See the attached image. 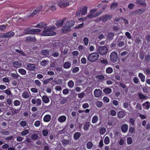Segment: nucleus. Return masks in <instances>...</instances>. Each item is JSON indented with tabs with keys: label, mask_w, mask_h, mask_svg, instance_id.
<instances>
[{
	"label": "nucleus",
	"mask_w": 150,
	"mask_h": 150,
	"mask_svg": "<svg viewBox=\"0 0 150 150\" xmlns=\"http://www.w3.org/2000/svg\"><path fill=\"white\" fill-rule=\"evenodd\" d=\"M22 96L25 98H28L29 96L28 92L27 91H24L22 94Z\"/></svg>",
	"instance_id": "obj_28"
},
{
	"label": "nucleus",
	"mask_w": 150,
	"mask_h": 150,
	"mask_svg": "<svg viewBox=\"0 0 150 150\" xmlns=\"http://www.w3.org/2000/svg\"><path fill=\"white\" fill-rule=\"evenodd\" d=\"M42 54L47 57L49 55V51L47 50H44L42 51Z\"/></svg>",
	"instance_id": "obj_34"
},
{
	"label": "nucleus",
	"mask_w": 150,
	"mask_h": 150,
	"mask_svg": "<svg viewBox=\"0 0 150 150\" xmlns=\"http://www.w3.org/2000/svg\"><path fill=\"white\" fill-rule=\"evenodd\" d=\"M81 136V134L79 132L75 133L74 135V140H78Z\"/></svg>",
	"instance_id": "obj_22"
},
{
	"label": "nucleus",
	"mask_w": 150,
	"mask_h": 150,
	"mask_svg": "<svg viewBox=\"0 0 150 150\" xmlns=\"http://www.w3.org/2000/svg\"><path fill=\"white\" fill-rule=\"evenodd\" d=\"M36 68V67L35 65L30 63L27 64L26 67L27 69L32 71L34 70Z\"/></svg>",
	"instance_id": "obj_13"
},
{
	"label": "nucleus",
	"mask_w": 150,
	"mask_h": 150,
	"mask_svg": "<svg viewBox=\"0 0 150 150\" xmlns=\"http://www.w3.org/2000/svg\"><path fill=\"white\" fill-rule=\"evenodd\" d=\"M127 142L128 144H130L132 142V139L131 137H128L127 139Z\"/></svg>",
	"instance_id": "obj_61"
},
{
	"label": "nucleus",
	"mask_w": 150,
	"mask_h": 150,
	"mask_svg": "<svg viewBox=\"0 0 150 150\" xmlns=\"http://www.w3.org/2000/svg\"><path fill=\"white\" fill-rule=\"evenodd\" d=\"M117 6V3H112L110 6V8L112 10H114Z\"/></svg>",
	"instance_id": "obj_45"
},
{
	"label": "nucleus",
	"mask_w": 150,
	"mask_h": 150,
	"mask_svg": "<svg viewBox=\"0 0 150 150\" xmlns=\"http://www.w3.org/2000/svg\"><path fill=\"white\" fill-rule=\"evenodd\" d=\"M138 96L139 97V99L142 100H146V97L142 93H139Z\"/></svg>",
	"instance_id": "obj_43"
},
{
	"label": "nucleus",
	"mask_w": 150,
	"mask_h": 150,
	"mask_svg": "<svg viewBox=\"0 0 150 150\" xmlns=\"http://www.w3.org/2000/svg\"><path fill=\"white\" fill-rule=\"evenodd\" d=\"M86 146L88 149H91L92 147L93 144L91 142H89L87 143Z\"/></svg>",
	"instance_id": "obj_46"
},
{
	"label": "nucleus",
	"mask_w": 150,
	"mask_h": 150,
	"mask_svg": "<svg viewBox=\"0 0 150 150\" xmlns=\"http://www.w3.org/2000/svg\"><path fill=\"white\" fill-rule=\"evenodd\" d=\"M49 133L48 129H44L42 132V134L44 136H46Z\"/></svg>",
	"instance_id": "obj_39"
},
{
	"label": "nucleus",
	"mask_w": 150,
	"mask_h": 150,
	"mask_svg": "<svg viewBox=\"0 0 150 150\" xmlns=\"http://www.w3.org/2000/svg\"><path fill=\"white\" fill-rule=\"evenodd\" d=\"M42 9V6H40L38 7L32 13L28 15V17H33L37 13L40 12Z\"/></svg>",
	"instance_id": "obj_6"
},
{
	"label": "nucleus",
	"mask_w": 150,
	"mask_h": 150,
	"mask_svg": "<svg viewBox=\"0 0 150 150\" xmlns=\"http://www.w3.org/2000/svg\"><path fill=\"white\" fill-rule=\"evenodd\" d=\"M54 26H49L45 27L42 33V35L45 36H51L56 35V33L53 31L55 29Z\"/></svg>",
	"instance_id": "obj_1"
},
{
	"label": "nucleus",
	"mask_w": 150,
	"mask_h": 150,
	"mask_svg": "<svg viewBox=\"0 0 150 150\" xmlns=\"http://www.w3.org/2000/svg\"><path fill=\"white\" fill-rule=\"evenodd\" d=\"M39 138V136L38 133H35L31 135V138L33 140H37Z\"/></svg>",
	"instance_id": "obj_24"
},
{
	"label": "nucleus",
	"mask_w": 150,
	"mask_h": 150,
	"mask_svg": "<svg viewBox=\"0 0 150 150\" xmlns=\"http://www.w3.org/2000/svg\"><path fill=\"white\" fill-rule=\"evenodd\" d=\"M53 78L52 77L47 79L44 81L43 83L44 84H47L49 82L52 80H53Z\"/></svg>",
	"instance_id": "obj_55"
},
{
	"label": "nucleus",
	"mask_w": 150,
	"mask_h": 150,
	"mask_svg": "<svg viewBox=\"0 0 150 150\" xmlns=\"http://www.w3.org/2000/svg\"><path fill=\"white\" fill-rule=\"evenodd\" d=\"M99 55L98 53L95 52L91 54L88 56L87 59L90 62H93L96 61Z\"/></svg>",
	"instance_id": "obj_3"
},
{
	"label": "nucleus",
	"mask_w": 150,
	"mask_h": 150,
	"mask_svg": "<svg viewBox=\"0 0 150 150\" xmlns=\"http://www.w3.org/2000/svg\"><path fill=\"white\" fill-rule=\"evenodd\" d=\"M117 115L119 118H123L126 115V112L124 111H121L117 113Z\"/></svg>",
	"instance_id": "obj_14"
},
{
	"label": "nucleus",
	"mask_w": 150,
	"mask_h": 150,
	"mask_svg": "<svg viewBox=\"0 0 150 150\" xmlns=\"http://www.w3.org/2000/svg\"><path fill=\"white\" fill-rule=\"evenodd\" d=\"M70 142V141L69 140L65 139L63 140L62 142V143L64 146H66L68 145L69 144Z\"/></svg>",
	"instance_id": "obj_35"
},
{
	"label": "nucleus",
	"mask_w": 150,
	"mask_h": 150,
	"mask_svg": "<svg viewBox=\"0 0 150 150\" xmlns=\"http://www.w3.org/2000/svg\"><path fill=\"white\" fill-rule=\"evenodd\" d=\"M36 106H40L42 103L41 100L40 98H37L36 99Z\"/></svg>",
	"instance_id": "obj_49"
},
{
	"label": "nucleus",
	"mask_w": 150,
	"mask_h": 150,
	"mask_svg": "<svg viewBox=\"0 0 150 150\" xmlns=\"http://www.w3.org/2000/svg\"><path fill=\"white\" fill-rule=\"evenodd\" d=\"M70 30V28L67 26L66 25L62 29V32L63 33H66L69 31Z\"/></svg>",
	"instance_id": "obj_26"
},
{
	"label": "nucleus",
	"mask_w": 150,
	"mask_h": 150,
	"mask_svg": "<svg viewBox=\"0 0 150 150\" xmlns=\"http://www.w3.org/2000/svg\"><path fill=\"white\" fill-rule=\"evenodd\" d=\"M15 51L16 52H17L18 53H19L20 54H21V55L26 56V54L23 51H22L21 50H19L18 49H15Z\"/></svg>",
	"instance_id": "obj_36"
},
{
	"label": "nucleus",
	"mask_w": 150,
	"mask_h": 150,
	"mask_svg": "<svg viewBox=\"0 0 150 150\" xmlns=\"http://www.w3.org/2000/svg\"><path fill=\"white\" fill-rule=\"evenodd\" d=\"M87 11V7L86 6H84L81 10V14L84 15L86 14Z\"/></svg>",
	"instance_id": "obj_23"
},
{
	"label": "nucleus",
	"mask_w": 150,
	"mask_h": 150,
	"mask_svg": "<svg viewBox=\"0 0 150 150\" xmlns=\"http://www.w3.org/2000/svg\"><path fill=\"white\" fill-rule=\"evenodd\" d=\"M18 71L22 75H25L26 74V71L23 69H18Z\"/></svg>",
	"instance_id": "obj_33"
},
{
	"label": "nucleus",
	"mask_w": 150,
	"mask_h": 150,
	"mask_svg": "<svg viewBox=\"0 0 150 150\" xmlns=\"http://www.w3.org/2000/svg\"><path fill=\"white\" fill-rule=\"evenodd\" d=\"M111 91V89L108 88H105L103 90V92L106 94H109L110 93Z\"/></svg>",
	"instance_id": "obj_38"
},
{
	"label": "nucleus",
	"mask_w": 150,
	"mask_h": 150,
	"mask_svg": "<svg viewBox=\"0 0 150 150\" xmlns=\"http://www.w3.org/2000/svg\"><path fill=\"white\" fill-rule=\"evenodd\" d=\"M143 106H145L144 108L148 109L150 106V103L149 101H146L142 104Z\"/></svg>",
	"instance_id": "obj_29"
},
{
	"label": "nucleus",
	"mask_w": 150,
	"mask_h": 150,
	"mask_svg": "<svg viewBox=\"0 0 150 150\" xmlns=\"http://www.w3.org/2000/svg\"><path fill=\"white\" fill-rule=\"evenodd\" d=\"M11 114L12 116L15 114H17L19 111L18 110L14 109L13 108H11Z\"/></svg>",
	"instance_id": "obj_42"
},
{
	"label": "nucleus",
	"mask_w": 150,
	"mask_h": 150,
	"mask_svg": "<svg viewBox=\"0 0 150 150\" xmlns=\"http://www.w3.org/2000/svg\"><path fill=\"white\" fill-rule=\"evenodd\" d=\"M24 33L25 34H33V29L30 28H25L24 30Z\"/></svg>",
	"instance_id": "obj_15"
},
{
	"label": "nucleus",
	"mask_w": 150,
	"mask_h": 150,
	"mask_svg": "<svg viewBox=\"0 0 150 150\" xmlns=\"http://www.w3.org/2000/svg\"><path fill=\"white\" fill-rule=\"evenodd\" d=\"M46 25L45 24L43 23H40L37 24L35 26V27L40 28H45Z\"/></svg>",
	"instance_id": "obj_27"
},
{
	"label": "nucleus",
	"mask_w": 150,
	"mask_h": 150,
	"mask_svg": "<svg viewBox=\"0 0 150 150\" xmlns=\"http://www.w3.org/2000/svg\"><path fill=\"white\" fill-rule=\"evenodd\" d=\"M106 71L108 74H111L113 71V69L112 68L109 67L106 69Z\"/></svg>",
	"instance_id": "obj_50"
},
{
	"label": "nucleus",
	"mask_w": 150,
	"mask_h": 150,
	"mask_svg": "<svg viewBox=\"0 0 150 150\" xmlns=\"http://www.w3.org/2000/svg\"><path fill=\"white\" fill-rule=\"evenodd\" d=\"M128 126L126 124L123 125L121 127V131L123 133L126 132L128 130Z\"/></svg>",
	"instance_id": "obj_19"
},
{
	"label": "nucleus",
	"mask_w": 150,
	"mask_h": 150,
	"mask_svg": "<svg viewBox=\"0 0 150 150\" xmlns=\"http://www.w3.org/2000/svg\"><path fill=\"white\" fill-rule=\"evenodd\" d=\"M119 84L121 87L124 88V90L127 93L128 91V88L126 85L122 83H120Z\"/></svg>",
	"instance_id": "obj_31"
},
{
	"label": "nucleus",
	"mask_w": 150,
	"mask_h": 150,
	"mask_svg": "<svg viewBox=\"0 0 150 150\" xmlns=\"http://www.w3.org/2000/svg\"><path fill=\"white\" fill-rule=\"evenodd\" d=\"M66 18H64L62 20L57 21L56 23V26L58 27L62 26L63 22L66 21Z\"/></svg>",
	"instance_id": "obj_20"
},
{
	"label": "nucleus",
	"mask_w": 150,
	"mask_h": 150,
	"mask_svg": "<svg viewBox=\"0 0 150 150\" xmlns=\"http://www.w3.org/2000/svg\"><path fill=\"white\" fill-rule=\"evenodd\" d=\"M13 65L14 68H18L21 67L22 63L20 61H16L13 63Z\"/></svg>",
	"instance_id": "obj_10"
},
{
	"label": "nucleus",
	"mask_w": 150,
	"mask_h": 150,
	"mask_svg": "<svg viewBox=\"0 0 150 150\" xmlns=\"http://www.w3.org/2000/svg\"><path fill=\"white\" fill-rule=\"evenodd\" d=\"M114 35L113 33L112 32H110L108 34V38L109 39H112L114 37Z\"/></svg>",
	"instance_id": "obj_52"
},
{
	"label": "nucleus",
	"mask_w": 150,
	"mask_h": 150,
	"mask_svg": "<svg viewBox=\"0 0 150 150\" xmlns=\"http://www.w3.org/2000/svg\"><path fill=\"white\" fill-rule=\"evenodd\" d=\"M59 5L61 7H64L68 6L69 5V3L66 0H62L60 1Z\"/></svg>",
	"instance_id": "obj_9"
},
{
	"label": "nucleus",
	"mask_w": 150,
	"mask_h": 150,
	"mask_svg": "<svg viewBox=\"0 0 150 150\" xmlns=\"http://www.w3.org/2000/svg\"><path fill=\"white\" fill-rule=\"evenodd\" d=\"M145 10L143 9H139L134 11L132 12V14L134 15H136L137 14L141 15L144 13Z\"/></svg>",
	"instance_id": "obj_12"
},
{
	"label": "nucleus",
	"mask_w": 150,
	"mask_h": 150,
	"mask_svg": "<svg viewBox=\"0 0 150 150\" xmlns=\"http://www.w3.org/2000/svg\"><path fill=\"white\" fill-rule=\"evenodd\" d=\"M104 142L105 144H108L110 142V139L108 137H106L104 140Z\"/></svg>",
	"instance_id": "obj_54"
},
{
	"label": "nucleus",
	"mask_w": 150,
	"mask_h": 150,
	"mask_svg": "<svg viewBox=\"0 0 150 150\" xmlns=\"http://www.w3.org/2000/svg\"><path fill=\"white\" fill-rule=\"evenodd\" d=\"M96 79L100 81H103L104 80L105 77L103 75H99L97 76L96 77Z\"/></svg>",
	"instance_id": "obj_40"
},
{
	"label": "nucleus",
	"mask_w": 150,
	"mask_h": 150,
	"mask_svg": "<svg viewBox=\"0 0 150 150\" xmlns=\"http://www.w3.org/2000/svg\"><path fill=\"white\" fill-rule=\"evenodd\" d=\"M66 117L65 116L62 115L58 118L57 120L60 122H63L66 121Z\"/></svg>",
	"instance_id": "obj_17"
},
{
	"label": "nucleus",
	"mask_w": 150,
	"mask_h": 150,
	"mask_svg": "<svg viewBox=\"0 0 150 150\" xmlns=\"http://www.w3.org/2000/svg\"><path fill=\"white\" fill-rule=\"evenodd\" d=\"M71 66V62L67 61L64 63L63 64V67L66 69L69 68Z\"/></svg>",
	"instance_id": "obj_18"
},
{
	"label": "nucleus",
	"mask_w": 150,
	"mask_h": 150,
	"mask_svg": "<svg viewBox=\"0 0 150 150\" xmlns=\"http://www.w3.org/2000/svg\"><path fill=\"white\" fill-rule=\"evenodd\" d=\"M79 54V52L77 51H74L72 52V54L74 58L77 56Z\"/></svg>",
	"instance_id": "obj_57"
},
{
	"label": "nucleus",
	"mask_w": 150,
	"mask_h": 150,
	"mask_svg": "<svg viewBox=\"0 0 150 150\" xmlns=\"http://www.w3.org/2000/svg\"><path fill=\"white\" fill-rule=\"evenodd\" d=\"M11 76L13 78L16 79H18L19 76V75H18L17 74V72H16L15 74V73L11 74Z\"/></svg>",
	"instance_id": "obj_47"
},
{
	"label": "nucleus",
	"mask_w": 150,
	"mask_h": 150,
	"mask_svg": "<svg viewBox=\"0 0 150 150\" xmlns=\"http://www.w3.org/2000/svg\"><path fill=\"white\" fill-rule=\"evenodd\" d=\"M90 127V123L88 122H86L84 125L83 129L87 131Z\"/></svg>",
	"instance_id": "obj_32"
},
{
	"label": "nucleus",
	"mask_w": 150,
	"mask_h": 150,
	"mask_svg": "<svg viewBox=\"0 0 150 150\" xmlns=\"http://www.w3.org/2000/svg\"><path fill=\"white\" fill-rule=\"evenodd\" d=\"M50 115H47L45 116L43 118V120L45 122H49L51 119Z\"/></svg>",
	"instance_id": "obj_25"
},
{
	"label": "nucleus",
	"mask_w": 150,
	"mask_h": 150,
	"mask_svg": "<svg viewBox=\"0 0 150 150\" xmlns=\"http://www.w3.org/2000/svg\"><path fill=\"white\" fill-rule=\"evenodd\" d=\"M15 35V33L11 31L1 34L0 35V37L2 38H11L13 37Z\"/></svg>",
	"instance_id": "obj_4"
},
{
	"label": "nucleus",
	"mask_w": 150,
	"mask_h": 150,
	"mask_svg": "<svg viewBox=\"0 0 150 150\" xmlns=\"http://www.w3.org/2000/svg\"><path fill=\"white\" fill-rule=\"evenodd\" d=\"M98 120V117L97 116H94L93 117L92 120V122L94 124L96 123Z\"/></svg>",
	"instance_id": "obj_44"
},
{
	"label": "nucleus",
	"mask_w": 150,
	"mask_h": 150,
	"mask_svg": "<svg viewBox=\"0 0 150 150\" xmlns=\"http://www.w3.org/2000/svg\"><path fill=\"white\" fill-rule=\"evenodd\" d=\"M95 96L96 97H99L102 95V91L100 89H96L94 92Z\"/></svg>",
	"instance_id": "obj_11"
},
{
	"label": "nucleus",
	"mask_w": 150,
	"mask_h": 150,
	"mask_svg": "<svg viewBox=\"0 0 150 150\" xmlns=\"http://www.w3.org/2000/svg\"><path fill=\"white\" fill-rule=\"evenodd\" d=\"M136 2L137 5H139L144 4L145 3V1L143 0H137Z\"/></svg>",
	"instance_id": "obj_59"
},
{
	"label": "nucleus",
	"mask_w": 150,
	"mask_h": 150,
	"mask_svg": "<svg viewBox=\"0 0 150 150\" xmlns=\"http://www.w3.org/2000/svg\"><path fill=\"white\" fill-rule=\"evenodd\" d=\"M14 105L16 106L19 105L20 104V102L18 100H15L13 101Z\"/></svg>",
	"instance_id": "obj_64"
},
{
	"label": "nucleus",
	"mask_w": 150,
	"mask_h": 150,
	"mask_svg": "<svg viewBox=\"0 0 150 150\" xmlns=\"http://www.w3.org/2000/svg\"><path fill=\"white\" fill-rule=\"evenodd\" d=\"M35 40V37L32 38L29 36L27 37L25 39V40L28 42H32Z\"/></svg>",
	"instance_id": "obj_30"
},
{
	"label": "nucleus",
	"mask_w": 150,
	"mask_h": 150,
	"mask_svg": "<svg viewBox=\"0 0 150 150\" xmlns=\"http://www.w3.org/2000/svg\"><path fill=\"white\" fill-rule=\"evenodd\" d=\"M106 129L104 127H101L100 129V134H104L106 132Z\"/></svg>",
	"instance_id": "obj_51"
},
{
	"label": "nucleus",
	"mask_w": 150,
	"mask_h": 150,
	"mask_svg": "<svg viewBox=\"0 0 150 150\" xmlns=\"http://www.w3.org/2000/svg\"><path fill=\"white\" fill-rule=\"evenodd\" d=\"M138 76L142 82H144V81L145 77L143 74L141 73H139Z\"/></svg>",
	"instance_id": "obj_41"
},
{
	"label": "nucleus",
	"mask_w": 150,
	"mask_h": 150,
	"mask_svg": "<svg viewBox=\"0 0 150 150\" xmlns=\"http://www.w3.org/2000/svg\"><path fill=\"white\" fill-rule=\"evenodd\" d=\"M83 42L85 45H88V38L85 37L83 38Z\"/></svg>",
	"instance_id": "obj_63"
},
{
	"label": "nucleus",
	"mask_w": 150,
	"mask_h": 150,
	"mask_svg": "<svg viewBox=\"0 0 150 150\" xmlns=\"http://www.w3.org/2000/svg\"><path fill=\"white\" fill-rule=\"evenodd\" d=\"M29 133V131L28 129H25L21 133L22 136H25L28 134Z\"/></svg>",
	"instance_id": "obj_48"
},
{
	"label": "nucleus",
	"mask_w": 150,
	"mask_h": 150,
	"mask_svg": "<svg viewBox=\"0 0 150 150\" xmlns=\"http://www.w3.org/2000/svg\"><path fill=\"white\" fill-rule=\"evenodd\" d=\"M74 83L72 81H69L68 83V85L69 87L70 88H72L74 86Z\"/></svg>",
	"instance_id": "obj_53"
},
{
	"label": "nucleus",
	"mask_w": 150,
	"mask_h": 150,
	"mask_svg": "<svg viewBox=\"0 0 150 150\" xmlns=\"http://www.w3.org/2000/svg\"><path fill=\"white\" fill-rule=\"evenodd\" d=\"M74 22L72 21H70L66 22L65 25L68 27H70L73 26L74 24Z\"/></svg>",
	"instance_id": "obj_21"
},
{
	"label": "nucleus",
	"mask_w": 150,
	"mask_h": 150,
	"mask_svg": "<svg viewBox=\"0 0 150 150\" xmlns=\"http://www.w3.org/2000/svg\"><path fill=\"white\" fill-rule=\"evenodd\" d=\"M96 11L97 9H96L91 10L90 13L87 16V18H95L98 16L102 12V11L96 12Z\"/></svg>",
	"instance_id": "obj_2"
},
{
	"label": "nucleus",
	"mask_w": 150,
	"mask_h": 150,
	"mask_svg": "<svg viewBox=\"0 0 150 150\" xmlns=\"http://www.w3.org/2000/svg\"><path fill=\"white\" fill-rule=\"evenodd\" d=\"M49 141L50 143H52L54 140V135L51 134L50 135L49 137Z\"/></svg>",
	"instance_id": "obj_37"
},
{
	"label": "nucleus",
	"mask_w": 150,
	"mask_h": 150,
	"mask_svg": "<svg viewBox=\"0 0 150 150\" xmlns=\"http://www.w3.org/2000/svg\"><path fill=\"white\" fill-rule=\"evenodd\" d=\"M47 5L48 6L49 8H50L52 11H55L56 10V7L55 6L53 5L50 6L48 5V4H47Z\"/></svg>",
	"instance_id": "obj_56"
},
{
	"label": "nucleus",
	"mask_w": 150,
	"mask_h": 150,
	"mask_svg": "<svg viewBox=\"0 0 150 150\" xmlns=\"http://www.w3.org/2000/svg\"><path fill=\"white\" fill-rule=\"evenodd\" d=\"M112 17V16L111 15H105L101 17L99 19L100 21H102L103 22H105L108 19L111 18Z\"/></svg>",
	"instance_id": "obj_8"
},
{
	"label": "nucleus",
	"mask_w": 150,
	"mask_h": 150,
	"mask_svg": "<svg viewBox=\"0 0 150 150\" xmlns=\"http://www.w3.org/2000/svg\"><path fill=\"white\" fill-rule=\"evenodd\" d=\"M97 51L100 55H104L106 54L108 51V48L105 46H100L98 47Z\"/></svg>",
	"instance_id": "obj_5"
},
{
	"label": "nucleus",
	"mask_w": 150,
	"mask_h": 150,
	"mask_svg": "<svg viewBox=\"0 0 150 150\" xmlns=\"http://www.w3.org/2000/svg\"><path fill=\"white\" fill-rule=\"evenodd\" d=\"M20 125L23 127H25L27 125L26 122L25 121H22L20 123Z\"/></svg>",
	"instance_id": "obj_58"
},
{
	"label": "nucleus",
	"mask_w": 150,
	"mask_h": 150,
	"mask_svg": "<svg viewBox=\"0 0 150 150\" xmlns=\"http://www.w3.org/2000/svg\"><path fill=\"white\" fill-rule=\"evenodd\" d=\"M48 64V61L46 60L42 61L41 62V64L42 66H45Z\"/></svg>",
	"instance_id": "obj_62"
},
{
	"label": "nucleus",
	"mask_w": 150,
	"mask_h": 150,
	"mask_svg": "<svg viewBox=\"0 0 150 150\" xmlns=\"http://www.w3.org/2000/svg\"><path fill=\"white\" fill-rule=\"evenodd\" d=\"M33 34H35L40 32L41 31V30L38 29H33Z\"/></svg>",
	"instance_id": "obj_60"
},
{
	"label": "nucleus",
	"mask_w": 150,
	"mask_h": 150,
	"mask_svg": "<svg viewBox=\"0 0 150 150\" xmlns=\"http://www.w3.org/2000/svg\"><path fill=\"white\" fill-rule=\"evenodd\" d=\"M42 101L45 103H47L50 101V99L46 95H44L42 97Z\"/></svg>",
	"instance_id": "obj_16"
},
{
	"label": "nucleus",
	"mask_w": 150,
	"mask_h": 150,
	"mask_svg": "<svg viewBox=\"0 0 150 150\" xmlns=\"http://www.w3.org/2000/svg\"><path fill=\"white\" fill-rule=\"evenodd\" d=\"M110 57L111 61L113 62H115L117 61L118 54L116 52H112L110 54Z\"/></svg>",
	"instance_id": "obj_7"
}]
</instances>
